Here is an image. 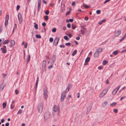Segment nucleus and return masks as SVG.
<instances>
[{
  "mask_svg": "<svg viewBox=\"0 0 126 126\" xmlns=\"http://www.w3.org/2000/svg\"><path fill=\"white\" fill-rule=\"evenodd\" d=\"M51 113L49 111H46L44 114V120L47 121L50 117Z\"/></svg>",
  "mask_w": 126,
  "mask_h": 126,
  "instance_id": "obj_1",
  "label": "nucleus"
},
{
  "mask_svg": "<svg viewBox=\"0 0 126 126\" xmlns=\"http://www.w3.org/2000/svg\"><path fill=\"white\" fill-rule=\"evenodd\" d=\"M43 91V95L44 97V98L45 99H46L47 98V97L48 96L47 88V87H45L44 88Z\"/></svg>",
  "mask_w": 126,
  "mask_h": 126,
  "instance_id": "obj_2",
  "label": "nucleus"
},
{
  "mask_svg": "<svg viewBox=\"0 0 126 126\" xmlns=\"http://www.w3.org/2000/svg\"><path fill=\"white\" fill-rule=\"evenodd\" d=\"M66 92H67L65 91H63L62 93L61 98V102L63 101L64 98H65Z\"/></svg>",
  "mask_w": 126,
  "mask_h": 126,
  "instance_id": "obj_3",
  "label": "nucleus"
},
{
  "mask_svg": "<svg viewBox=\"0 0 126 126\" xmlns=\"http://www.w3.org/2000/svg\"><path fill=\"white\" fill-rule=\"evenodd\" d=\"M54 111L55 112H57V115H58L60 113L59 108L58 106L54 105L53 108Z\"/></svg>",
  "mask_w": 126,
  "mask_h": 126,
  "instance_id": "obj_4",
  "label": "nucleus"
},
{
  "mask_svg": "<svg viewBox=\"0 0 126 126\" xmlns=\"http://www.w3.org/2000/svg\"><path fill=\"white\" fill-rule=\"evenodd\" d=\"M43 107V103H41L39 105L38 109L39 113H41L42 112Z\"/></svg>",
  "mask_w": 126,
  "mask_h": 126,
  "instance_id": "obj_5",
  "label": "nucleus"
},
{
  "mask_svg": "<svg viewBox=\"0 0 126 126\" xmlns=\"http://www.w3.org/2000/svg\"><path fill=\"white\" fill-rule=\"evenodd\" d=\"M9 18V15H6L5 17V26H7L8 24Z\"/></svg>",
  "mask_w": 126,
  "mask_h": 126,
  "instance_id": "obj_6",
  "label": "nucleus"
},
{
  "mask_svg": "<svg viewBox=\"0 0 126 126\" xmlns=\"http://www.w3.org/2000/svg\"><path fill=\"white\" fill-rule=\"evenodd\" d=\"M59 40V38L58 37L55 38L53 43V44L54 46H56L57 45Z\"/></svg>",
  "mask_w": 126,
  "mask_h": 126,
  "instance_id": "obj_7",
  "label": "nucleus"
},
{
  "mask_svg": "<svg viewBox=\"0 0 126 126\" xmlns=\"http://www.w3.org/2000/svg\"><path fill=\"white\" fill-rule=\"evenodd\" d=\"M121 33V31L120 30H118L115 31L114 32V35L115 37L118 36Z\"/></svg>",
  "mask_w": 126,
  "mask_h": 126,
  "instance_id": "obj_8",
  "label": "nucleus"
},
{
  "mask_svg": "<svg viewBox=\"0 0 126 126\" xmlns=\"http://www.w3.org/2000/svg\"><path fill=\"white\" fill-rule=\"evenodd\" d=\"M18 18L19 20V23L20 24L22 22V15L21 14L19 13L18 15Z\"/></svg>",
  "mask_w": 126,
  "mask_h": 126,
  "instance_id": "obj_9",
  "label": "nucleus"
},
{
  "mask_svg": "<svg viewBox=\"0 0 126 126\" xmlns=\"http://www.w3.org/2000/svg\"><path fill=\"white\" fill-rule=\"evenodd\" d=\"M41 0H38L37 2L38 4V7H37V10L38 12L40 10L41 8Z\"/></svg>",
  "mask_w": 126,
  "mask_h": 126,
  "instance_id": "obj_10",
  "label": "nucleus"
},
{
  "mask_svg": "<svg viewBox=\"0 0 126 126\" xmlns=\"http://www.w3.org/2000/svg\"><path fill=\"white\" fill-rule=\"evenodd\" d=\"M46 60H44L43 62L42 66V70L45 69L46 67Z\"/></svg>",
  "mask_w": 126,
  "mask_h": 126,
  "instance_id": "obj_11",
  "label": "nucleus"
},
{
  "mask_svg": "<svg viewBox=\"0 0 126 126\" xmlns=\"http://www.w3.org/2000/svg\"><path fill=\"white\" fill-rule=\"evenodd\" d=\"M6 47L5 46H3L1 48V50L3 53H5L6 52Z\"/></svg>",
  "mask_w": 126,
  "mask_h": 126,
  "instance_id": "obj_12",
  "label": "nucleus"
},
{
  "mask_svg": "<svg viewBox=\"0 0 126 126\" xmlns=\"http://www.w3.org/2000/svg\"><path fill=\"white\" fill-rule=\"evenodd\" d=\"M72 85L71 84H70L68 85L67 88L66 89V91L67 92H68L69 91L70 89L72 87Z\"/></svg>",
  "mask_w": 126,
  "mask_h": 126,
  "instance_id": "obj_13",
  "label": "nucleus"
},
{
  "mask_svg": "<svg viewBox=\"0 0 126 126\" xmlns=\"http://www.w3.org/2000/svg\"><path fill=\"white\" fill-rule=\"evenodd\" d=\"M99 53L96 50L95 51L94 54V57L96 58L98 57L99 56Z\"/></svg>",
  "mask_w": 126,
  "mask_h": 126,
  "instance_id": "obj_14",
  "label": "nucleus"
},
{
  "mask_svg": "<svg viewBox=\"0 0 126 126\" xmlns=\"http://www.w3.org/2000/svg\"><path fill=\"white\" fill-rule=\"evenodd\" d=\"M99 53L100 52H101L103 51V49L102 48L99 47L96 50Z\"/></svg>",
  "mask_w": 126,
  "mask_h": 126,
  "instance_id": "obj_15",
  "label": "nucleus"
},
{
  "mask_svg": "<svg viewBox=\"0 0 126 126\" xmlns=\"http://www.w3.org/2000/svg\"><path fill=\"white\" fill-rule=\"evenodd\" d=\"M52 62L54 63L56 60V56L55 55H53L52 56Z\"/></svg>",
  "mask_w": 126,
  "mask_h": 126,
  "instance_id": "obj_16",
  "label": "nucleus"
},
{
  "mask_svg": "<svg viewBox=\"0 0 126 126\" xmlns=\"http://www.w3.org/2000/svg\"><path fill=\"white\" fill-rule=\"evenodd\" d=\"M10 43L11 45V46L10 47H11V46H13L15 45V42L14 40H12L10 41Z\"/></svg>",
  "mask_w": 126,
  "mask_h": 126,
  "instance_id": "obj_17",
  "label": "nucleus"
},
{
  "mask_svg": "<svg viewBox=\"0 0 126 126\" xmlns=\"http://www.w3.org/2000/svg\"><path fill=\"white\" fill-rule=\"evenodd\" d=\"M4 87V86L3 85V84H1L0 85V91H1L3 89Z\"/></svg>",
  "mask_w": 126,
  "mask_h": 126,
  "instance_id": "obj_18",
  "label": "nucleus"
},
{
  "mask_svg": "<svg viewBox=\"0 0 126 126\" xmlns=\"http://www.w3.org/2000/svg\"><path fill=\"white\" fill-rule=\"evenodd\" d=\"M30 55H28V57H27L26 59V62L27 63H28L30 59Z\"/></svg>",
  "mask_w": 126,
  "mask_h": 126,
  "instance_id": "obj_19",
  "label": "nucleus"
},
{
  "mask_svg": "<svg viewBox=\"0 0 126 126\" xmlns=\"http://www.w3.org/2000/svg\"><path fill=\"white\" fill-rule=\"evenodd\" d=\"M117 91H117L116 89H114L112 92V94L113 95H115L116 94Z\"/></svg>",
  "mask_w": 126,
  "mask_h": 126,
  "instance_id": "obj_20",
  "label": "nucleus"
},
{
  "mask_svg": "<svg viewBox=\"0 0 126 126\" xmlns=\"http://www.w3.org/2000/svg\"><path fill=\"white\" fill-rule=\"evenodd\" d=\"M9 41L8 40H5L3 43V44L5 45L8 44L9 42Z\"/></svg>",
  "mask_w": 126,
  "mask_h": 126,
  "instance_id": "obj_21",
  "label": "nucleus"
},
{
  "mask_svg": "<svg viewBox=\"0 0 126 126\" xmlns=\"http://www.w3.org/2000/svg\"><path fill=\"white\" fill-rule=\"evenodd\" d=\"M106 21L105 19H103L101 20L100 22L98 23V24L99 25H101L103 22H104Z\"/></svg>",
  "mask_w": 126,
  "mask_h": 126,
  "instance_id": "obj_22",
  "label": "nucleus"
},
{
  "mask_svg": "<svg viewBox=\"0 0 126 126\" xmlns=\"http://www.w3.org/2000/svg\"><path fill=\"white\" fill-rule=\"evenodd\" d=\"M105 94H104L102 92L99 95V97L100 98L104 96L105 95Z\"/></svg>",
  "mask_w": 126,
  "mask_h": 126,
  "instance_id": "obj_23",
  "label": "nucleus"
},
{
  "mask_svg": "<svg viewBox=\"0 0 126 126\" xmlns=\"http://www.w3.org/2000/svg\"><path fill=\"white\" fill-rule=\"evenodd\" d=\"M116 104V103L115 102H113L110 105V106L112 107L115 106Z\"/></svg>",
  "mask_w": 126,
  "mask_h": 126,
  "instance_id": "obj_24",
  "label": "nucleus"
},
{
  "mask_svg": "<svg viewBox=\"0 0 126 126\" xmlns=\"http://www.w3.org/2000/svg\"><path fill=\"white\" fill-rule=\"evenodd\" d=\"M77 50H75L73 52L72 54V56H74L77 53Z\"/></svg>",
  "mask_w": 126,
  "mask_h": 126,
  "instance_id": "obj_25",
  "label": "nucleus"
},
{
  "mask_svg": "<svg viewBox=\"0 0 126 126\" xmlns=\"http://www.w3.org/2000/svg\"><path fill=\"white\" fill-rule=\"evenodd\" d=\"M108 91V90L107 89H105L102 92L104 94H105L107 93Z\"/></svg>",
  "mask_w": 126,
  "mask_h": 126,
  "instance_id": "obj_26",
  "label": "nucleus"
},
{
  "mask_svg": "<svg viewBox=\"0 0 126 126\" xmlns=\"http://www.w3.org/2000/svg\"><path fill=\"white\" fill-rule=\"evenodd\" d=\"M7 105V104L6 102H3L2 104L3 107V109L5 108L6 107Z\"/></svg>",
  "mask_w": 126,
  "mask_h": 126,
  "instance_id": "obj_27",
  "label": "nucleus"
},
{
  "mask_svg": "<svg viewBox=\"0 0 126 126\" xmlns=\"http://www.w3.org/2000/svg\"><path fill=\"white\" fill-rule=\"evenodd\" d=\"M34 24L35 25L34 26V27L36 29H38V25L36 24L35 22H34Z\"/></svg>",
  "mask_w": 126,
  "mask_h": 126,
  "instance_id": "obj_28",
  "label": "nucleus"
},
{
  "mask_svg": "<svg viewBox=\"0 0 126 126\" xmlns=\"http://www.w3.org/2000/svg\"><path fill=\"white\" fill-rule=\"evenodd\" d=\"M23 111V110H22L20 109L19 110L17 114H19V113H22Z\"/></svg>",
  "mask_w": 126,
  "mask_h": 126,
  "instance_id": "obj_29",
  "label": "nucleus"
},
{
  "mask_svg": "<svg viewBox=\"0 0 126 126\" xmlns=\"http://www.w3.org/2000/svg\"><path fill=\"white\" fill-rule=\"evenodd\" d=\"M108 63V62L106 60L104 61H103V65H106Z\"/></svg>",
  "mask_w": 126,
  "mask_h": 126,
  "instance_id": "obj_30",
  "label": "nucleus"
},
{
  "mask_svg": "<svg viewBox=\"0 0 126 126\" xmlns=\"http://www.w3.org/2000/svg\"><path fill=\"white\" fill-rule=\"evenodd\" d=\"M90 58L89 57H87L85 60V62H88L90 61Z\"/></svg>",
  "mask_w": 126,
  "mask_h": 126,
  "instance_id": "obj_31",
  "label": "nucleus"
},
{
  "mask_svg": "<svg viewBox=\"0 0 126 126\" xmlns=\"http://www.w3.org/2000/svg\"><path fill=\"white\" fill-rule=\"evenodd\" d=\"M118 53V51L117 50L113 52V54L114 55L117 54Z\"/></svg>",
  "mask_w": 126,
  "mask_h": 126,
  "instance_id": "obj_32",
  "label": "nucleus"
},
{
  "mask_svg": "<svg viewBox=\"0 0 126 126\" xmlns=\"http://www.w3.org/2000/svg\"><path fill=\"white\" fill-rule=\"evenodd\" d=\"M107 104L108 102L107 101H104L103 103V105L104 106H106L107 105Z\"/></svg>",
  "mask_w": 126,
  "mask_h": 126,
  "instance_id": "obj_33",
  "label": "nucleus"
},
{
  "mask_svg": "<svg viewBox=\"0 0 126 126\" xmlns=\"http://www.w3.org/2000/svg\"><path fill=\"white\" fill-rule=\"evenodd\" d=\"M83 6L86 8H88L89 7V6L86 4H83Z\"/></svg>",
  "mask_w": 126,
  "mask_h": 126,
  "instance_id": "obj_34",
  "label": "nucleus"
},
{
  "mask_svg": "<svg viewBox=\"0 0 126 126\" xmlns=\"http://www.w3.org/2000/svg\"><path fill=\"white\" fill-rule=\"evenodd\" d=\"M44 19L45 20L47 21L48 20V16H44Z\"/></svg>",
  "mask_w": 126,
  "mask_h": 126,
  "instance_id": "obj_35",
  "label": "nucleus"
},
{
  "mask_svg": "<svg viewBox=\"0 0 126 126\" xmlns=\"http://www.w3.org/2000/svg\"><path fill=\"white\" fill-rule=\"evenodd\" d=\"M64 39L68 41L69 40V39L68 38V37L66 36H64Z\"/></svg>",
  "mask_w": 126,
  "mask_h": 126,
  "instance_id": "obj_36",
  "label": "nucleus"
},
{
  "mask_svg": "<svg viewBox=\"0 0 126 126\" xmlns=\"http://www.w3.org/2000/svg\"><path fill=\"white\" fill-rule=\"evenodd\" d=\"M15 107L14 105L13 104H11L10 106V107L11 109H13Z\"/></svg>",
  "mask_w": 126,
  "mask_h": 126,
  "instance_id": "obj_37",
  "label": "nucleus"
},
{
  "mask_svg": "<svg viewBox=\"0 0 126 126\" xmlns=\"http://www.w3.org/2000/svg\"><path fill=\"white\" fill-rule=\"evenodd\" d=\"M36 37L37 38H41V36L39 35H36Z\"/></svg>",
  "mask_w": 126,
  "mask_h": 126,
  "instance_id": "obj_38",
  "label": "nucleus"
},
{
  "mask_svg": "<svg viewBox=\"0 0 126 126\" xmlns=\"http://www.w3.org/2000/svg\"><path fill=\"white\" fill-rule=\"evenodd\" d=\"M92 106H89L88 107V110H89V111H90L92 109Z\"/></svg>",
  "mask_w": 126,
  "mask_h": 126,
  "instance_id": "obj_39",
  "label": "nucleus"
},
{
  "mask_svg": "<svg viewBox=\"0 0 126 126\" xmlns=\"http://www.w3.org/2000/svg\"><path fill=\"white\" fill-rule=\"evenodd\" d=\"M81 33L83 34L84 35L85 34V33L86 32L84 31H83V30H81Z\"/></svg>",
  "mask_w": 126,
  "mask_h": 126,
  "instance_id": "obj_40",
  "label": "nucleus"
},
{
  "mask_svg": "<svg viewBox=\"0 0 126 126\" xmlns=\"http://www.w3.org/2000/svg\"><path fill=\"white\" fill-rule=\"evenodd\" d=\"M120 87V86L119 85L117 86V87L115 89L117 90V91H118Z\"/></svg>",
  "mask_w": 126,
  "mask_h": 126,
  "instance_id": "obj_41",
  "label": "nucleus"
},
{
  "mask_svg": "<svg viewBox=\"0 0 126 126\" xmlns=\"http://www.w3.org/2000/svg\"><path fill=\"white\" fill-rule=\"evenodd\" d=\"M56 30V29L55 28H53L52 30V31L53 32H55Z\"/></svg>",
  "mask_w": 126,
  "mask_h": 126,
  "instance_id": "obj_42",
  "label": "nucleus"
},
{
  "mask_svg": "<svg viewBox=\"0 0 126 126\" xmlns=\"http://www.w3.org/2000/svg\"><path fill=\"white\" fill-rule=\"evenodd\" d=\"M113 111L116 113H117L118 112V110L117 109H114L113 110Z\"/></svg>",
  "mask_w": 126,
  "mask_h": 126,
  "instance_id": "obj_43",
  "label": "nucleus"
},
{
  "mask_svg": "<svg viewBox=\"0 0 126 126\" xmlns=\"http://www.w3.org/2000/svg\"><path fill=\"white\" fill-rule=\"evenodd\" d=\"M72 28L73 29H74L76 28V26L74 24H73L72 25Z\"/></svg>",
  "mask_w": 126,
  "mask_h": 126,
  "instance_id": "obj_44",
  "label": "nucleus"
},
{
  "mask_svg": "<svg viewBox=\"0 0 126 126\" xmlns=\"http://www.w3.org/2000/svg\"><path fill=\"white\" fill-rule=\"evenodd\" d=\"M53 41V39L51 37L50 38H49V41L50 42H52Z\"/></svg>",
  "mask_w": 126,
  "mask_h": 126,
  "instance_id": "obj_45",
  "label": "nucleus"
},
{
  "mask_svg": "<svg viewBox=\"0 0 126 126\" xmlns=\"http://www.w3.org/2000/svg\"><path fill=\"white\" fill-rule=\"evenodd\" d=\"M65 45L66 46H70L71 45V44L69 42L65 43Z\"/></svg>",
  "mask_w": 126,
  "mask_h": 126,
  "instance_id": "obj_46",
  "label": "nucleus"
},
{
  "mask_svg": "<svg viewBox=\"0 0 126 126\" xmlns=\"http://www.w3.org/2000/svg\"><path fill=\"white\" fill-rule=\"evenodd\" d=\"M20 7V6L19 5H18L17 6L16 10L18 11Z\"/></svg>",
  "mask_w": 126,
  "mask_h": 126,
  "instance_id": "obj_47",
  "label": "nucleus"
},
{
  "mask_svg": "<svg viewBox=\"0 0 126 126\" xmlns=\"http://www.w3.org/2000/svg\"><path fill=\"white\" fill-rule=\"evenodd\" d=\"M49 13V11L48 10L46 11L45 12V14L46 15H48Z\"/></svg>",
  "mask_w": 126,
  "mask_h": 126,
  "instance_id": "obj_48",
  "label": "nucleus"
},
{
  "mask_svg": "<svg viewBox=\"0 0 126 126\" xmlns=\"http://www.w3.org/2000/svg\"><path fill=\"white\" fill-rule=\"evenodd\" d=\"M70 12L69 11H67L66 13V16H67L68 15L70 14Z\"/></svg>",
  "mask_w": 126,
  "mask_h": 126,
  "instance_id": "obj_49",
  "label": "nucleus"
},
{
  "mask_svg": "<svg viewBox=\"0 0 126 126\" xmlns=\"http://www.w3.org/2000/svg\"><path fill=\"white\" fill-rule=\"evenodd\" d=\"M38 82H36L35 85V89H36L37 88V85Z\"/></svg>",
  "mask_w": 126,
  "mask_h": 126,
  "instance_id": "obj_50",
  "label": "nucleus"
},
{
  "mask_svg": "<svg viewBox=\"0 0 126 126\" xmlns=\"http://www.w3.org/2000/svg\"><path fill=\"white\" fill-rule=\"evenodd\" d=\"M100 11L99 10H97L96 11L97 13L98 14H99L100 13Z\"/></svg>",
  "mask_w": 126,
  "mask_h": 126,
  "instance_id": "obj_51",
  "label": "nucleus"
},
{
  "mask_svg": "<svg viewBox=\"0 0 126 126\" xmlns=\"http://www.w3.org/2000/svg\"><path fill=\"white\" fill-rule=\"evenodd\" d=\"M67 27L69 28H70L71 27V25L70 23H68L67 24Z\"/></svg>",
  "mask_w": 126,
  "mask_h": 126,
  "instance_id": "obj_52",
  "label": "nucleus"
},
{
  "mask_svg": "<svg viewBox=\"0 0 126 126\" xmlns=\"http://www.w3.org/2000/svg\"><path fill=\"white\" fill-rule=\"evenodd\" d=\"M16 28H17V25L16 24H15V25L14 26L13 29L14 30L16 29Z\"/></svg>",
  "mask_w": 126,
  "mask_h": 126,
  "instance_id": "obj_53",
  "label": "nucleus"
},
{
  "mask_svg": "<svg viewBox=\"0 0 126 126\" xmlns=\"http://www.w3.org/2000/svg\"><path fill=\"white\" fill-rule=\"evenodd\" d=\"M125 39V37H123L120 40V42H121Z\"/></svg>",
  "mask_w": 126,
  "mask_h": 126,
  "instance_id": "obj_54",
  "label": "nucleus"
},
{
  "mask_svg": "<svg viewBox=\"0 0 126 126\" xmlns=\"http://www.w3.org/2000/svg\"><path fill=\"white\" fill-rule=\"evenodd\" d=\"M60 47L61 48H64L65 47V46L64 45H61L60 46Z\"/></svg>",
  "mask_w": 126,
  "mask_h": 126,
  "instance_id": "obj_55",
  "label": "nucleus"
},
{
  "mask_svg": "<svg viewBox=\"0 0 126 126\" xmlns=\"http://www.w3.org/2000/svg\"><path fill=\"white\" fill-rule=\"evenodd\" d=\"M15 92L16 94H17L19 93V92L17 90H16L15 91Z\"/></svg>",
  "mask_w": 126,
  "mask_h": 126,
  "instance_id": "obj_56",
  "label": "nucleus"
},
{
  "mask_svg": "<svg viewBox=\"0 0 126 126\" xmlns=\"http://www.w3.org/2000/svg\"><path fill=\"white\" fill-rule=\"evenodd\" d=\"M89 18L87 16L85 17L84 18V19L86 21H87L88 20Z\"/></svg>",
  "mask_w": 126,
  "mask_h": 126,
  "instance_id": "obj_57",
  "label": "nucleus"
},
{
  "mask_svg": "<svg viewBox=\"0 0 126 126\" xmlns=\"http://www.w3.org/2000/svg\"><path fill=\"white\" fill-rule=\"evenodd\" d=\"M126 97V96H124L121 97L120 99V100L121 101L123 99Z\"/></svg>",
  "mask_w": 126,
  "mask_h": 126,
  "instance_id": "obj_58",
  "label": "nucleus"
},
{
  "mask_svg": "<svg viewBox=\"0 0 126 126\" xmlns=\"http://www.w3.org/2000/svg\"><path fill=\"white\" fill-rule=\"evenodd\" d=\"M125 52H126V49L122 50L121 51V53H123Z\"/></svg>",
  "mask_w": 126,
  "mask_h": 126,
  "instance_id": "obj_59",
  "label": "nucleus"
},
{
  "mask_svg": "<svg viewBox=\"0 0 126 126\" xmlns=\"http://www.w3.org/2000/svg\"><path fill=\"white\" fill-rule=\"evenodd\" d=\"M75 4V1H73L72 4V6H74Z\"/></svg>",
  "mask_w": 126,
  "mask_h": 126,
  "instance_id": "obj_60",
  "label": "nucleus"
},
{
  "mask_svg": "<svg viewBox=\"0 0 126 126\" xmlns=\"http://www.w3.org/2000/svg\"><path fill=\"white\" fill-rule=\"evenodd\" d=\"M42 25L44 27L46 25V24L45 22L43 23L42 24Z\"/></svg>",
  "mask_w": 126,
  "mask_h": 126,
  "instance_id": "obj_61",
  "label": "nucleus"
},
{
  "mask_svg": "<svg viewBox=\"0 0 126 126\" xmlns=\"http://www.w3.org/2000/svg\"><path fill=\"white\" fill-rule=\"evenodd\" d=\"M27 45H28V44H27V43H26L25 44V46H24V47L25 48H27Z\"/></svg>",
  "mask_w": 126,
  "mask_h": 126,
  "instance_id": "obj_62",
  "label": "nucleus"
},
{
  "mask_svg": "<svg viewBox=\"0 0 126 126\" xmlns=\"http://www.w3.org/2000/svg\"><path fill=\"white\" fill-rule=\"evenodd\" d=\"M53 66V65H52L50 66H49L48 67V68H52Z\"/></svg>",
  "mask_w": 126,
  "mask_h": 126,
  "instance_id": "obj_63",
  "label": "nucleus"
},
{
  "mask_svg": "<svg viewBox=\"0 0 126 126\" xmlns=\"http://www.w3.org/2000/svg\"><path fill=\"white\" fill-rule=\"evenodd\" d=\"M67 35L68 36H69L70 38H71V37L72 36V35L70 33H69V34H67Z\"/></svg>",
  "mask_w": 126,
  "mask_h": 126,
  "instance_id": "obj_64",
  "label": "nucleus"
}]
</instances>
